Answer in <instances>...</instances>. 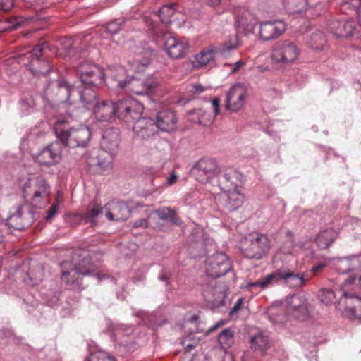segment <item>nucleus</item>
Listing matches in <instances>:
<instances>
[{
  "label": "nucleus",
  "mask_w": 361,
  "mask_h": 361,
  "mask_svg": "<svg viewBox=\"0 0 361 361\" xmlns=\"http://www.w3.org/2000/svg\"><path fill=\"white\" fill-rule=\"evenodd\" d=\"M88 39L86 37L82 41L79 37L74 39H66L63 44L66 56L78 59L77 74L81 82V86L77 91L80 96V91L88 92L89 90L96 91L105 81V74L98 65L86 59L92 52L97 50L93 47L87 45Z\"/></svg>",
  "instance_id": "obj_1"
},
{
  "label": "nucleus",
  "mask_w": 361,
  "mask_h": 361,
  "mask_svg": "<svg viewBox=\"0 0 361 361\" xmlns=\"http://www.w3.org/2000/svg\"><path fill=\"white\" fill-rule=\"evenodd\" d=\"M232 269L231 262L223 252H216L205 261L206 276L202 279V294L205 306L217 309L224 304L228 288L225 285L217 286L216 278L224 276Z\"/></svg>",
  "instance_id": "obj_2"
},
{
  "label": "nucleus",
  "mask_w": 361,
  "mask_h": 361,
  "mask_svg": "<svg viewBox=\"0 0 361 361\" xmlns=\"http://www.w3.org/2000/svg\"><path fill=\"white\" fill-rule=\"evenodd\" d=\"M353 283V279H345L341 288H323L320 290L319 298L321 302L334 304L350 319L361 322V297L349 291L348 287Z\"/></svg>",
  "instance_id": "obj_3"
},
{
  "label": "nucleus",
  "mask_w": 361,
  "mask_h": 361,
  "mask_svg": "<svg viewBox=\"0 0 361 361\" xmlns=\"http://www.w3.org/2000/svg\"><path fill=\"white\" fill-rule=\"evenodd\" d=\"M115 116L126 122H135L133 131L141 139L145 140L153 134V121L150 117H142V104L137 100L126 97L113 103Z\"/></svg>",
  "instance_id": "obj_4"
},
{
  "label": "nucleus",
  "mask_w": 361,
  "mask_h": 361,
  "mask_svg": "<svg viewBox=\"0 0 361 361\" xmlns=\"http://www.w3.org/2000/svg\"><path fill=\"white\" fill-rule=\"evenodd\" d=\"M91 257L88 250L77 249L71 254V261H63L61 263V279L69 289L80 290L81 276H92L99 281L106 278V275H100L90 271L87 267L90 264Z\"/></svg>",
  "instance_id": "obj_5"
},
{
  "label": "nucleus",
  "mask_w": 361,
  "mask_h": 361,
  "mask_svg": "<svg viewBox=\"0 0 361 361\" xmlns=\"http://www.w3.org/2000/svg\"><path fill=\"white\" fill-rule=\"evenodd\" d=\"M53 130L61 145L72 148L86 147L92 135L89 126H71L64 119H58L54 123Z\"/></svg>",
  "instance_id": "obj_6"
},
{
  "label": "nucleus",
  "mask_w": 361,
  "mask_h": 361,
  "mask_svg": "<svg viewBox=\"0 0 361 361\" xmlns=\"http://www.w3.org/2000/svg\"><path fill=\"white\" fill-rule=\"evenodd\" d=\"M304 273L294 272L290 269H278L259 281L250 283L249 288L258 287L264 289L277 284H283L290 288H300L305 284Z\"/></svg>",
  "instance_id": "obj_7"
},
{
  "label": "nucleus",
  "mask_w": 361,
  "mask_h": 361,
  "mask_svg": "<svg viewBox=\"0 0 361 361\" xmlns=\"http://www.w3.org/2000/svg\"><path fill=\"white\" fill-rule=\"evenodd\" d=\"M79 99L82 107L92 110L95 118L99 121L109 122L115 117L113 103L106 100L99 102L96 91H80Z\"/></svg>",
  "instance_id": "obj_8"
},
{
  "label": "nucleus",
  "mask_w": 361,
  "mask_h": 361,
  "mask_svg": "<svg viewBox=\"0 0 361 361\" xmlns=\"http://www.w3.org/2000/svg\"><path fill=\"white\" fill-rule=\"evenodd\" d=\"M49 46L47 42L37 45L32 50H29L19 55V63L26 66L34 75H47L51 71L49 61L44 59L43 52Z\"/></svg>",
  "instance_id": "obj_9"
},
{
  "label": "nucleus",
  "mask_w": 361,
  "mask_h": 361,
  "mask_svg": "<svg viewBox=\"0 0 361 361\" xmlns=\"http://www.w3.org/2000/svg\"><path fill=\"white\" fill-rule=\"evenodd\" d=\"M76 92L75 88L71 85L63 77H59L56 80V84L54 82L49 83L44 90L43 98L44 99H52L57 95L61 97H65L64 99L61 98L59 103L63 104H69L72 106L74 104V99L72 97L74 92Z\"/></svg>",
  "instance_id": "obj_10"
},
{
  "label": "nucleus",
  "mask_w": 361,
  "mask_h": 361,
  "mask_svg": "<svg viewBox=\"0 0 361 361\" xmlns=\"http://www.w3.org/2000/svg\"><path fill=\"white\" fill-rule=\"evenodd\" d=\"M300 53V49L294 42L280 41L272 49L271 59L277 63H290L298 59Z\"/></svg>",
  "instance_id": "obj_11"
},
{
  "label": "nucleus",
  "mask_w": 361,
  "mask_h": 361,
  "mask_svg": "<svg viewBox=\"0 0 361 361\" xmlns=\"http://www.w3.org/2000/svg\"><path fill=\"white\" fill-rule=\"evenodd\" d=\"M270 249V241L266 234L257 233L250 240V245L247 247L243 248V255L251 259H261L264 257Z\"/></svg>",
  "instance_id": "obj_12"
},
{
  "label": "nucleus",
  "mask_w": 361,
  "mask_h": 361,
  "mask_svg": "<svg viewBox=\"0 0 361 361\" xmlns=\"http://www.w3.org/2000/svg\"><path fill=\"white\" fill-rule=\"evenodd\" d=\"M120 89H127L138 95H149L154 92L157 84L151 80H141L135 77H128L117 84Z\"/></svg>",
  "instance_id": "obj_13"
},
{
  "label": "nucleus",
  "mask_w": 361,
  "mask_h": 361,
  "mask_svg": "<svg viewBox=\"0 0 361 361\" xmlns=\"http://www.w3.org/2000/svg\"><path fill=\"white\" fill-rule=\"evenodd\" d=\"M35 221L33 211L30 206L23 204L18 207L7 219V225L16 230H23Z\"/></svg>",
  "instance_id": "obj_14"
},
{
  "label": "nucleus",
  "mask_w": 361,
  "mask_h": 361,
  "mask_svg": "<svg viewBox=\"0 0 361 361\" xmlns=\"http://www.w3.org/2000/svg\"><path fill=\"white\" fill-rule=\"evenodd\" d=\"M215 200L219 207L226 212H233L241 207L244 201V196L239 189L224 190L217 194Z\"/></svg>",
  "instance_id": "obj_15"
},
{
  "label": "nucleus",
  "mask_w": 361,
  "mask_h": 361,
  "mask_svg": "<svg viewBox=\"0 0 361 361\" xmlns=\"http://www.w3.org/2000/svg\"><path fill=\"white\" fill-rule=\"evenodd\" d=\"M243 173L235 169H227L217 175L218 185L221 191L238 190L243 184Z\"/></svg>",
  "instance_id": "obj_16"
},
{
  "label": "nucleus",
  "mask_w": 361,
  "mask_h": 361,
  "mask_svg": "<svg viewBox=\"0 0 361 361\" xmlns=\"http://www.w3.org/2000/svg\"><path fill=\"white\" fill-rule=\"evenodd\" d=\"M217 165L215 160L203 158L195 164L191 172L197 181L206 183L214 177Z\"/></svg>",
  "instance_id": "obj_17"
},
{
  "label": "nucleus",
  "mask_w": 361,
  "mask_h": 361,
  "mask_svg": "<svg viewBox=\"0 0 361 361\" xmlns=\"http://www.w3.org/2000/svg\"><path fill=\"white\" fill-rule=\"evenodd\" d=\"M286 307L287 313L298 319H304L308 315L307 300L302 295L293 294L287 296Z\"/></svg>",
  "instance_id": "obj_18"
},
{
  "label": "nucleus",
  "mask_w": 361,
  "mask_h": 361,
  "mask_svg": "<svg viewBox=\"0 0 361 361\" xmlns=\"http://www.w3.org/2000/svg\"><path fill=\"white\" fill-rule=\"evenodd\" d=\"M327 29L336 38H349L356 33L355 22L346 18L330 20Z\"/></svg>",
  "instance_id": "obj_19"
},
{
  "label": "nucleus",
  "mask_w": 361,
  "mask_h": 361,
  "mask_svg": "<svg viewBox=\"0 0 361 361\" xmlns=\"http://www.w3.org/2000/svg\"><path fill=\"white\" fill-rule=\"evenodd\" d=\"M107 329L111 336V340L114 342L121 347H128V341L127 338L133 333V326L122 324H114L111 322H108Z\"/></svg>",
  "instance_id": "obj_20"
},
{
  "label": "nucleus",
  "mask_w": 361,
  "mask_h": 361,
  "mask_svg": "<svg viewBox=\"0 0 361 361\" xmlns=\"http://www.w3.org/2000/svg\"><path fill=\"white\" fill-rule=\"evenodd\" d=\"M246 90L243 85H233L226 94V108L232 111H238L243 106Z\"/></svg>",
  "instance_id": "obj_21"
},
{
  "label": "nucleus",
  "mask_w": 361,
  "mask_h": 361,
  "mask_svg": "<svg viewBox=\"0 0 361 361\" xmlns=\"http://www.w3.org/2000/svg\"><path fill=\"white\" fill-rule=\"evenodd\" d=\"M286 27L281 20L261 22L259 24V35L262 40L275 39L282 35Z\"/></svg>",
  "instance_id": "obj_22"
},
{
  "label": "nucleus",
  "mask_w": 361,
  "mask_h": 361,
  "mask_svg": "<svg viewBox=\"0 0 361 361\" xmlns=\"http://www.w3.org/2000/svg\"><path fill=\"white\" fill-rule=\"evenodd\" d=\"M107 219L111 221H123L130 214L128 205L123 202H111L104 206Z\"/></svg>",
  "instance_id": "obj_23"
},
{
  "label": "nucleus",
  "mask_w": 361,
  "mask_h": 361,
  "mask_svg": "<svg viewBox=\"0 0 361 361\" xmlns=\"http://www.w3.org/2000/svg\"><path fill=\"white\" fill-rule=\"evenodd\" d=\"M34 159L41 166H51L55 165L61 159V152L58 145L53 143L45 147L34 157Z\"/></svg>",
  "instance_id": "obj_24"
},
{
  "label": "nucleus",
  "mask_w": 361,
  "mask_h": 361,
  "mask_svg": "<svg viewBox=\"0 0 361 361\" xmlns=\"http://www.w3.org/2000/svg\"><path fill=\"white\" fill-rule=\"evenodd\" d=\"M121 142L120 131L117 128H109L104 131L102 140L101 147L110 156L115 154Z\"/></svg>",
  "instance_id": "obj_25"
},
{
  "label": "nucleus",
  "mask_w": 361,
  "mask_h": 361,
  "mask_svg": "<svg viewBox=\"0 0 361 361\" xmlns=\"http://www.w3.org/2000/svg\"><path fill=\"white\" fill-rule=\"evenodd\" d=\"M153 121V134H154V128L157 127L164 132H169L176 128V118L173 111L171 110H164L159 112L157 115L156 120L150 118Z\"/></svg>",
  "instance_id": "obj_26"
},
{
  "label": "nucleus",
  "mask_w": 361,
  "mask_h": 361,
  "mask_svg": "<svg viewBox=\"0 0 361 361\" xmlns=\"http://www.w3.org/2000/svg\"><path fill=\"white\" fill-rule=\"evenodd\" d=\"M164 47L171 58L178 59L184 56L187 42L185 39H178L174 37H169L165 39Z\"/></svg>",
  "instance_id": "obj_27"
},
{
  "label": "nucleus",
  "mask_w": 361,
  "mask_h": 361,
  "mask_svg": "<svg viewBox=\"0 0 361 361\" xmlns=\"http://www.w3.org/2000/svg\"><path fill=\"white\" fill-rule=\"evenodd\" d=\"M338 232L332 228H326L317 235L315 243L321 250L328 248L338 237Z\"/></svg>",
  "instance_id": "obj_28"
},
{
  "label": "nucleus",
  "mask_w": 361,
  "mask_h": 361,
  "mask_svg": "<svg viewBox=\"0 0 361 361\" xmlns=\"http://www.w3.org/2000/svg\"><path fill=\"white\" fill-rule=\"evenodd\" d=\"M235 25L238 32L247 34L254 30L255 21L248 11H244L235 17Z\"/></svg>",
  "instance_id": "obj_29"
},
{
  "label": "nucleus",
  "mask_w": 361,
  "mask_h": 361,
  "mask_svg": "<svg viewBox=\"0 0 361 361\" xmlns=\"http://www.w3.org/2000/svg\"><path fill=\"white\" fill-rule=\"evenodd\" d=\"M239 44L238 37L235 35L229 37L219 46L214 45V49L216 54H219L222 57H227L239 47Z\"/></svg>",
  "instance_id": "obj_30"
},
{
  "label": "nucleus",
  "mask_w": 361,
  "mask_h": 361,
  "mask_svg": "<svg viewBox=\"0 0 361 361\" xmlns=\"http://www.w3.org/2000/svg\"><path fill=\"white\" fill-rule=\"evenodd\" d=\"M283 5L286 11L290 14L300 13L308 6L310 8L320 6L317 2L314 6L308 4L307 0H282Z\"/></svg>",
  "instance_id": "obj_31"
},
{
  "label": "nucleus",
  "mask_w": 361,
  "mask_h": 361,
  "mask_svg": "<svg viewBox=\"0 0 361 361\" xmlns=\"http://www.w3.org/2000/svg\"><path fill=\"white\" fill-rule=\"evenodd\" d=\"M214 45H210L207 49L202 50L198 54L195 56L192 61L193 66L195 68H201L206 66L216 55Z\"/></svg>",
  "instance_id": "obj_32"
},
{
  "label": "nucleus",
  "mask_w": 361,
  "mask_h": 361,
  "mask_svg": "<svg viewBox=\"0 0 361 361\" xmlns=\"http://www.w3.org/2000/svg\"><path fill=\"white\" fill-rule=\"evenodd\" d=\"M49 286L50 288L49 290L44 288L41 289L40 293L46 300L47 305L54 307L59 304L60 300V292L56 284L51 283Z\"/></svg>",
  "instance_id": "obj_33"
},
{
  "label": "nucleus",
  "mask_w": 361,
  "mask_h": 361,
  "mask_svg": "<svg viewBox=\"0 0 361 361\" xmlns=\"http://www.w3.org/2000/svg\"><path fill=\"white\" fill-rule=\"evenodd\" d=\"M190 120L193 123L208 126L213 122L214 118L207 111L197 109L190 111Z\"/></svg>",
  "instance_id": "obj_34"
},
{
  "label": "nucleus",
  "mask_w": 361,
  "mask_h": 361,
  "mask_svg": "<svg viewBox=\"0 0 361 361\" xmlns=\"http://www.w3.org/2000/svg\"><path fill=\"white\" fill-rule=\"evenodd\" d=\"M18 108L21 116H28L36 110V103L34 97L30 94L23 96L18 102Z\"/></svg>",
  "instance_id": "obj_35"
},
{
  "label": "nucleus",
  "mask_w": 361,
  "mask_h": 361,
  "mask_svg": "<svg viewBox=\"0 0 361 361\" xmlns=\"http://www.w3.org/2000/svg\"><path fill=\"white\" fill-rule=\"evenodd\" d=\"M251 347L255 351L264 354L269 348V340L267 336L262 334H257L251 338Z\"/></svg>",
  "instance_id": "obj_36"
},
{
  "label": "nucleus",
  "mask_w": 361,
  "mask_h": 361,
  "mask_svg": "<svg viewBox=\"0 0 361 361\" xmlns=\"http://www.w3.org/2000/svg\"><path fill=\"white\" fill-rule=\"evenodd\" d=\"M341 10L343 12L355 11L361 26V0H344L341 3Z\"/></svg>",
  "instance_id": "obj_37"
},
{
  "label": "nucleus",
  "mask_w": 361,
  "mask_h": 361,
  "mask_svg": "<svg viewBox=\"0 0 361 361\" xmlns=\"http://www.w3.org/2000/svg\"><path fill=\"white\" fill-rule=\"evenodd\" d=\"M43 273L40 264H37L27 273V278L24 279L25 282L30 286H36L42 280Z\"/></svg>",
  "instance_id": "obj_38"
},
{
  "label": "nucleus",
  "mask_w": 361,
  "mask_h": 361,
  "mask_svg": "<svg viewBox=\"0 0 361 361\" xmlns=\"http://www.w3.org/2000/svg\"><path fill=\"white\" fill-rule=\"evenodd\" d=\"M104 212V207L102 208L99 205H94L82 214V219L85 223L94 226L97 224L98 216Z\"/></svg>",
  "instance_id": "obj_39"
},
{
  "label": "nucleus",
  "mask_w": 361,
  "mask_h": 361,
  "mask_svg": "<svg viewBox=\"0 0 361 361\" xmlns=\"http://www.w3.org/2000/svg\"><path fill=\"white\" fill-rule=\"evenodd\" d=\"M309 46L311 49L319 51L324 49L326 44V37L322 31H317L312 33L308 42Z\"/></svg>",
  "instance_id": "obj_40"
},
{
  "label": "nucleus",
  "mask_w": 361,
  "mask_h": 361,
  "mask_svg": "<svg viewBox=\"0 0 361 361\" xmlns=\"http://www.w3.org/2000/svg\"><path fill=\"white\" fill-rule=\"evenodd\" d=\"M155 214L159 219L170 222L173 225H178L179 223L178 218L174 211L169 208H163L155 210Z\"/></svg>",
  "instance_id": "obj_41"
},
{
  "label": "nucleus",
  "mask_w": 361,
  "mask_h": 361,
  "mask_svg": "<svg viewBox=\"0 0 361 361\" xmlns=\"http://www.w3.org/2000/svg\"><path fill=\"white\" fill-rule=\"evenodd\" d=\"M176 7V4H171L164 5L159 9V17L163 23L169 24L171 23V18L175 13Z\"/></svg>",
  "instance_id": "obj_42"
},
{
  "label": "nucleus",
  "mask_w": 361,
  "mask_h": 361,
  "mask_svg": "<svg viewBox=\"0 0 361 361\" xmlns=\"http://www.w3.org/2000/svg\"><path fill=\"white\" fill-rule=\"evenodd\" d=\"M218 341L221 348L226 349L233 343V334L230 329H224L219 335Z\"/></svg>",
  "instance_id": "obj_43"
},
{
  "label": "nucleus",
  "mask_w": 361,
  "mask_h": 361,
  "mask_svg": "<svg viewBox=\"0 0 361 361\" xmlns=\"http://www.w3.org/2000/svg\"><path fill=\"white\" fill-rule=\"evenodd\" d=\"M135 315L141 319V323L152 328H154L157 325V322L155 321V315L152 313L138 310L135 313Z\"/></svg>",
  "instance_id": "obj_44"
},
{
  "label": "nucleus",
  "mask_w": 361,
  "mask_h": 361,
  "mask_svg": "<svg viewBox=\"0 0 361 361\" xmlns=\"http://www.w3.org/2000/svg\"><path fill=\"white\" fill-rule=\"evenodd\" d=\"M126 19L123 17L118 18L106 25V31L111 35H116L125 26Z\"/></svg>",
  "instance_id": "obj_45"
},
{
  "label": "nucleus",
  "mask_w": 361,
  "mask_h": 361,
  "mask_svg": "<svg viewBox=\"0 0 361 361\" xmlns=\"http://www.w3.org/2000/svg\"><path fill=\"white\" fill-rule=\"evenodd\" d=\"M47 196H46V192H33L32 198H31V203L32 206H34L36 208H42L44 207L49 200Z\"/></svg>",
  "instance_id": "obj_46"
},
{
  "label": "nucleus",
  "mask_w": 361,
  "mask_h": 361,
  "mask_svg": "<svg viewBox=\"0 0 361 361\" xmlns=\"http://www.w3.org/2000/svg\"><path fill=\"white\" fill-rule=\"evenodd\" d=\"M335 269L338 274H345L351 272L349 258H338L334 262Z\"/></svg>",
  "instance_id": "obj_47"
},
{
  "label": "nucleus",
  "mask_w": 361,
  "mask_h": 361,
  "mask_svg": "<svg viewBox=\"0 0 361 361\" xmlns=\"http://www.w3.org/2000/svg\"><path fill=\"white\" fill-rule=\"evenodd\" d=\"M111 158L107 157L102 159L101 155L97 156L96 157H92L88 162V164L90 166H96L100 170L105 171L111 165Z\"/></svg>",
  "instance_id": "obj_48"
},
{
  "label": "nucleus",
  "mask_w": 361,
  "mask_h": 361,
  "mask_svg": "<svg viewBox=\"0 0 361 361\" xmlns=\"http://www.w3.org/2000/svg\"><path fill=\"white\" fill-rule=\"evenodd\" d=\"M86 361H115L114 357L102 350L91 353Z\"/></svg>",
  "instance_id": "obj_49"
},
{
  "label": "nucleus",
  "mask_w": 361,
  "mask_h": 361,
  "mask_svg": "<svg viewBox=\"0 0 361 361\" xmlns=\"http://www.w3.org/2000/svg\"><path fill=\"white\" fill-rule=\"evenodd\" d=\"M0 339L2 340L1 343H10L15 342L16 338L11 329L8 328H2L0 329Z\"/></svg>",
  "instance_id": "obj_50"
},
{
  "label": "nucleus",
  "mask_w": 361,
  "mask_h": 361,
  "mask_svg": "<svg viewBox=\"0 0 361 361\" xmlns=\"http://www.w3.org/2000/svg\"><path fill=\"white\" fill-rule=\"evenodd\" d=\"M350 261L351 272H358L361 271V253L353 255L348 257Z\"/></svg>",
  "instance_id": "obj_51"
},
{
  "label": "nucleus",
  "mask_w": 361,
  "mask_h": 361,
  "mask_svg": "<svg viewBox=\"0 0 361 361\" xmlns=\"http://www.w3.org/2000/svg\"><path fill=\"white\" fill-rule=\"evenodd\" d=\"M35 192H46V196L49 197L50 194V187L43 178H38L36 180Z\"/></svg>",
  "instance_id": "obj_52"
},
{
  "label": "nucleus",
  "mask_w": 361,
  "mask_h": 361,
  "mask_svg": "<svg viewBox=\"0 0 361 361\" xmlns=\"http://www.w3.org/2000/svg\"><path fill=\"white\" fill-rule=\"evenodd\" d=\"M199 340L195 338H185L182 341V345L184 347L186 352H191L192 349L198 344Z\"/></svg>",
  "instance_id": "obj_53"
},
{
  "label": "nucleus",
  "mask_w": 361,
  "mask_h": 361,
  "mask_svg": "<svg viewBox=\"0 0 361 361\" xmlns=\"http://www.w3.org/2000/svg\"><path fill=\"white\" fill-rule=\"evenodd\" d=\"M328 262L326 259L316 262L311 268V271L314 274L319 273L326 267Z\"/></svg>",
  "instance_id": "obj_54"
},
{
  "label": "nucleus",
  "mask_w": 361,
  "mask_h": 361,
  "mask_svg": "<svg viewBox=\"0 0 361 361\" xmlns=\"http://www.w3.org/2000/svg\"><path fill=\"white\" fill-rule=\"evenodd\" d=\"M13 6V0H0V10L9 11Z\"/></svg>",
  "instance_id": "obj_55"
},
{
  "label": "nucleus",
  "mask_w": 361,
  "mask_h": 361,
  "mask_svg": "<svg viewBox=\"0 0 361 361\" xmlns=\"http://www.w3.org/2000/svg\"><path fill=\"white\" fill-rule=\"evenodd\" d=\"M348 279H353L354 281V283L351 284L348 287L350 292L353 293V291H355L356 289L361 290V276L359 277L357 280L354 276H351Z\"/></svg>",
  "instance_id": "obj_56"
},
{
  "label": "nucleus",
  "mask_w": 361,
  "mask_h": 361,
  "mask_svg": "<svg viewBox=\"0 0 361 361\" xmlns=\"http://www.w3.org/2000/svg\"><path fill=\"white\" fill-rule=\"evenodd\" d=\"M267 314L269 315L270 320L273 323H276L279 322L278 318H276V307L275 306L272 305V306L269 307V309L267 310Z\"/></svg>",
  "instance_id": "obj_57"
},
{
  "label": "nucleus",
  "mask_w": 361,
  "mask_h": 361,
  "mask_svg": "<svg viewBox=\"0 0 361 361\" xmlns=\"http://www.w3.org/2000/svg\"><path fill=\"white\" fill-rule=\"evenodd\" d=\"M171 276V273L167 269H162L161 274L159 275L158 279L163 282L169 283V281Z\"/></svg>",
  "instance_id": "obj_58"
},
{
  "label": "nucleus",
  "mask_w": 361,
  "mask_h": 361,
  "mask_svg": "<svg viewBox=\"0 0 361 361\" xmlns=\"http://www.w3.org/2000/svg\"><path fill=\"white\" fill-rule=\"evenodd\" d=\"M243 302V298H240L238 299L237 302L235 303L234 306L231 308L229 314L232 315L239 311Z\"/></svg>",
  "instance_id": "obj_59"
},
{
  "label": "nucleus",
  "mask_w": 361,
  "mask_h": 361,
  "mask_svg": "<svg viewBox=\"0 0 361 361\" xmlns=\"http://www.w3.org/2000/svg\"><path fill=\"white\" fill-rule=\"evenodd\" d=\"M58 211V206L56 204H53L51 207L47 211V214L46 216L47 219H51L52 217H54Z\"/></svg>",
  "instance_id": "obj_60"
},
{
  "label": "nucleus",
  "mask_w": 361,
  "mask_h": 361,
  "mask_svg": "<svg viewBox=\"0 0 361 361\" xmlns=\"http://www.w3.org/2000/svg\"><path fill=\"white\" fill-rule=\"evenodd\" d=\"M199 321V317L196 314L192 315L185 321V325H194L197 326Z\"/></svg>",
  "instance_id": "obj_61"
},
{
  "label": "nucleus",
  "mask_w": 361,
  "mask_h": 361,
  "mask_svg": "<svg viewBox=\"0 0 361 361\" xmlns=\"http://www.w3.org/2000/svg\"><path fill=\"white\" fill-rule=\"evenodd\" d=\"M212 104L214 114L216 116L219 113L220 100L218 98H214L212 101Z\"/></svg>",
  "instance_id": "obj_62"
},
{
  "label": "nucleus",
  "mask_w": 361,
  "mask_h": 361,
  "mask_svg": "<svg viewBox=\"0 0 361 361\" xmlns=\"http://www.w3.org/2000/svg\"><path fill=\"white\" fill-rule=\"evenodd\" d=\"M147 226V221L145 219H140L135 221L133 224L134 228H139V227L146 228Z\"/></svg>",
  "instance_id": "obj_63"
},
{
  "label": "nucleus",
  "mask_w": 361,
  "mask_h": 361,
  "mask_svg": "<svg viewBox=\"0 0 361 361\" xmlns=\"http://www.w3.org/2000/svg\"><path fill=\"white\" fill-rule=\"evenodd\" d=\"M204 91V88L200 84H195V85H192V88L190 90V92H192L194 94L201 93Z\"/></svg>",
  "instance_id": "obj_64"
}]
</instances>
